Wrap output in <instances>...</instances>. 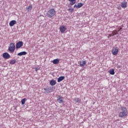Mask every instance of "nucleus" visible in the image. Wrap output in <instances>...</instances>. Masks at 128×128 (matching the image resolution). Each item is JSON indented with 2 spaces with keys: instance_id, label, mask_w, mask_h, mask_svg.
<instances>
[{
  "instance_id": "1",
  "label": "nucleus",
  "mask_w": 128,
  "mask_h": 128,
  "mask_svg": "<svg viewBox=\"0 0 128 128\" xmlns=\"http://www.w3.org/2000/svg\"><path fill=\"white\" fill-rule=\"evenodd\" d=\"M122 112L119 114L120 118H124V116H126L128 114V110L126 107H122L121 108Z\"/></svg>"
},
{
  "instance_id": "2",
  "label": "nucleus",
  "mask_w": 128,
  "mask_h": 128,
  "mask_svg": "<svg viewBox=\"0 0 128 128\" xmlns=\"http://www.w3.org/2000/svg\"><path fill=\"white\" fill-rule=\"evenodd\" d=\"M56 14V10H54V8H52L48 11L46 13V16H48V18H52L53 16H54Z\"/></svg>"
},
{
  "instance_id": "3",
  "label": "nucleus",
  "mask_w": 128,
  "mask_h": 128,
  "mask_svg": "<svg viewBox=\"0 0 128 128\" xmlns=\"http://www.w3.org/2000/svg\"><path fill=\"white\" fill-rule=\"evenodd\" d=\"M16 50V46H14V44L11 43L10 44L8 48V52H10V54H13V52H14V50Z\"/></svg>"
},
{
  "instance_id": "4",
  "label": "nucleus",
  "mask_w": 128,
  "mask_h": 128,
  "mask_svg": "<svg viewBox=\"0 0 128 128\" xmlns=\"http://www.w3.org/2000/svg\"><path fill=\"white\" fill-rule=\"evenodd\" d=\"M112 52L113 56H116L118 54V47H113Z\"/></svg>"
},
{
  "instance_id": "5",
  "label": "nucleus",
  "mask_w": 128,
  "mask_h": 128,
  "mask_svg": "<svg viewBox=\"0 0 128 128\" xmlns=\"http://www.w3.org/2000/svg\"><path fill=\"white\" fill-rule=\"evenodd\" d=\"M2 57L6 60H8V58H10V55L8 52H5L3 54Z\"/></svg>"
},
{
  "instance_id": "6",
  "label": "nucleus",
  "mask_w": 128,
  "mask_h": 128,
  "mask_svg": "<svg viewBox=\"0 0 128 128\" xmlns=\"http://www.w3.org/2000/svg\"><path fill=\"white\" fill-rule=\"evenodd\" d=\"M24 46V42H19L16 44V48H22Z\"/></svg>"
},
{
  "instance_id": "7",
  "label": "nucleus",
  "mask_w": 128,
  "mask_h": 128,
  "mask_svg": "<svg viewBox=\"0 0 128 128\" xmlns=\"http://www.w3.org/2000/svg\"><path fill=\"white\" fill-rule=\"evenodd\" d=\"M60 30L62 32V34H64L66 30V28L64 26H60Z\"/></svg>"
},
{
  "instance_id": "8",
  "label": "nucleus",
  "mask_w": 128,
  "mask_h": 128,
  "mask_svg": "<svg viewBox=\"0 0 128 128\" xmlns=\"http://www.w3.org/2000/svg\"><path fill=\"white\" fill-rule=\"evenodd\" d=\"M80 62V66L81 67H84V66H86V62L84 61V60H82L79 62Z\"/></svg>"
},
{
  "instance_id": "9",
  "label": "nucleus",
  "mask_w": 128,
  "mask_h": 128,
  "mask_svg": "<svg viewBox=\"0 0 128 128\" xmlns=\"http://www.w3.org/2000/svg\"><path fill=\"white\" fill-rule=\"evenodd\" d=\"M64 97L59 96V98L58 99V102H59V104H62V102H64Z\"/></svg>"
},
{
  "instance_id": "10",
  "label": "nucleus",
  "mask_w": 128,
  "mask_h": 128,
  "mask_svg": "<svg viewBox=\"0 0 128 128\" xmlns=\"http://www.w3.org/2000/svg\"><path fill=\"white\" fill-rule=\"evenodd\" d=\"M82 6H84V4L82 3H78V5L75 4L74 6V8H82Z\"/></svg>"
},
{
  "instance_id": "11",
  "label": "nucleus",
  "mask_w": 128,
  "mask_h": 128,
  "mask_svg": "<svg viewBox=\"0 0 128 128\" xmlns=\"http://www.w3.org/2000/svg\"><path fill=\"white\" fill-rule=\"evenodd\" d=\"M50 86H56V81L54 80H52L50 81Z\"/></svg>"
},
{
  "instance_id": "12",
  "label": "nucleus",
  "mask_w": 128,
  "mask_h": 128,
  "mask_svg": "<svg viewBox=\"0 0 128 128\" xmlns=\"http://www.w3.org/2000/svg\"><path fill=\"white\" fill-rule=\"evenodd\" d=\"M64 78H66V77H64V76H61L59 77L58 78V82H62V80H64Z\"/></svg>"
},
{
  "instance_id": "13",
  "label": "nucleus",
  "mask_w": 128,
  "mask_h": 128,
  "mask_svg": "<svg viewBox=\"0 0 128 128\" xmlns=\"http://www.w3.org/2000/svg\"><path fill=\"white\" fill-rule=\"evenodd\" d=\"M14 24H16V20H12L10 22V26H14Z\"/></svg>"
},
{
  "instance_id": "14",
  "label": "nucleus",
  "mask_w": 128,
  "mask_h": 128,
  "mask_svg": "<svg viewBox=\"0 0 128 128\" xmlns=\"http://www.w3.org/2000/svg\"><path fill=\"white\" fill-rule=\"evenodd\" d=\"M28 53L26 52H22L18 54V56H26Z\"/></svg>"
},
{
  "instance_id": "15",
  "label": "nucleus",
  "mask_w": 128,
  "mask_h": 128,
  "mask_svg": "<svg viewBox=\"0 0 128 128\" xmlns=\"http://www.w3.org/2000/svg\"><path fill=\"white\" fill-rule=\"evenodd\" d=\"M52 62H53V64H58V62H60V60L54 59V60L52 61Z\"/></svg>"
},
{
  "instance_id": "16",
  "label": "nucleus",
  "mask_w": 128,
  "mask_h": 128,
  "mask_svg": "<svg viewBox=\"0 0 128 128\" xmlns=\"http://www.w3.org/2000/svg\"><path fill=\"white\" fill-rule=\"evenodd\" d=\"M127 6H128V2H122L121 4V6L122 8H126Z\"/></svg>"
},
{
  "instance_id": "17",
  "label": "nucleus",
  "mask_w": 128,
  "mask_h": 128,
  "mask_svg": "<svg viewBox=\"0 0 128 128\" xmlns=\"http://www.w3.org/2000/svg\"><path fill=\"white\" fill-rule=\"evenodd\" d=\"M68 1L70 2V4L71 6H74L76 2V0H68Z\"/></svg>"
},
{
  "instance_id": "18",
  "label": "nucleus",
  "mask_w": 128,
  "mask_h": 128,
  "mask_svg": "<svg viewBox=\"0 0 128 128\" xmlns=\"http://www.w3.org/2000/svg\"><path fill=\"white\" fill-rule=\"evenodd\" d=\"M108 72L109 74H112V76H114V69L110 70Z\"/></svg>"
},
{
  "instance_id": "19",
  "label": "nucleus",
  "mask_w": 128,
  "mask_h": 128,
  "mask_svg": "<svg viewBox=\"0 0 128 128\" xmlns=\"http://www.w3.org/2000/svg\"><path fill=\"white\" fill-rule=\"evenodd\" d=\"M26 10H28V12H30V10H32V6L30 5L28 6L27 8H26Z\"/></svg>"
},
{
  "instance_id": "20",
  "label": "nucleus",
  "mask_w": 128,
  "mask_h": 128,
  "mask_svg": "<svg viewBox=\"0 0 128 128\" xmlns=\"http://www.w3.org/2000/svg\"><path fill=\"white\" fill-rule=\"evenodd\" d=\"M74 100L75 102H82V100H80V98H74Z\"/></svg>"
},
{
  "instance_id": "21",
  "label": "nucleus",
  "mask_w": 128,
  "mask_h": 128,
  "mask_svg": "<svg viewBox=\"0 0 128 128\" xmlns=\"http://www.w3.org/2000/svg\"><path fill=\"white\" fill-rule=\"evenodd\" d=\"M118 34V30H114L112 32V36H116V34Z\"/></svg>"
},
{
  "instance_id": "22",
  "label": "nucleus",
  "mask_w": 128,
  "mask_h": 128,
  "mask_svg": "<svg viewBox=\"0 0 128 128\" xmlns=\"http://www.w3.org/2000/svg\"><path fill=\"white\" fill-rule=\"evenodd\" d=\"M16 60H12L10 62V64H16Z\"/></svg>"
},
{
  "instance_id": "23",
  "label": "nucleus",
  "mask_w": 128,
  "mask_h": 128,
  "mask_svg": "<svg viewBox=\"0 0 128 128\" xmlns=\"http://www.w3.org/2000/svg\"><path fill=\"white\" fill-rule=\"evenodd\" d=\"M21 102L22 104H26V98L22 99L21 100Z\"/></svg>"
},
{
  "instance_id": "24",
  "label": "nucleus",
  "mask_w": 128,
  "mask_h": 128,
  "mask_svg": "<svg viewBox=\"0 0 128 128\" xmlns=\"http://www.w3.org/2000/svg\"><path fill=\"white\" fill-rule=\"evenodd\" d=\"M121 30H122V27L118 28V30H117L118 34V32H120Z\"/></svg>"
},
{
  "instance_id": "25",
  "label": "nucleus",
  "mask_w": 128,
  "mask_h": 128,
  "mask_svg": "<svg viewBox=\"0 0 128 128\" xmlns=\"http://www.w3.org/2000/svg\"><path fill=\"white\" fill-rule=\"evenodd\" d=\"M68 10H70L71 12H74V8H69V9H68Z\"/></svg>"
},
{
  "instance_id": "26",
  "label": "nucleus",
  "mask_w": 128,
  "mask_h": 128,
  "mask_svg": "<svg viewBox=\"0 0 128 128\" xmlns=\"http://www.w3.org/2000/svg\"><path fill=\"white\" fill-rule=\"evenodd\" d=\"M44 90H45V92H48H48L46 90H48V88H44Z\"/></svg>"
},
{
  "instance_id": "27",
  "label": "nucleus",
  "mask_w": 128,
  "mask_h": 128,
  "mask_svg": "<svg viewBox=\"0 0 128 128\" xmlns=\"http://www.w3.org/2000/svg\"><path fill=\"white\" fill-rule=\"evenodd\" d=\"M118 10H122V7L120 6H118L117 7Z\"/></svg>"
},
{
  "instance_id": "28",
  "label": "nucleus",
  "mask_w": 128,
  "mask_h": 128,
  "mask_svg": "<svg viewBox=\"0 0 128 128\" xmlns=\"http://www.w3.org/2000/svg\"><path fill=\"white\" fill-rule=\"evenodd\" d=\"M38 68H36V72H38Z\"/></svg>"
},
{
  "instance_id": "29",
  "label": "nucleus",
  "mask_w": 128,
  "mask_h": 128,
  "mask_svg": "<svg viewBox=\"0 0 128 128\" xmlns=\"http://www.w3.org/2000/svg\"><path fill=\"white\" fill-rule=\"evenodd\" d=\"M110 36H112V34H111L110 35Z\"/></svg>"
},
{
  "instance_id": "30",
  "label": "nucleus",
  "mask_w": 128,
  "mask_h": 128,
  "mask_svg": "<svg viewBox=\"0 0 128 128\" xmlns=\"http://www.w3.org/2000/svg\"><path fill=\"white\" fill-rule=\"evenodd\" d=\"M108 38H110V36H109V37H108Z\"/></svg>"
},
{
  "instance_id": "31",
  "label": "nucleus",
  "mask_w": 128,
  "mask_h": 128,
  "mask_svg": "<svg viewBox=\"0 0 128 128\" xmlns=\"http://www.w3.org/2000/svg\"><path fill=\"white\" fill-rule=\"evenodd\" d=\"M108 38H110V36H109V37H108Z\"/></svg>"
}]
</instances>
